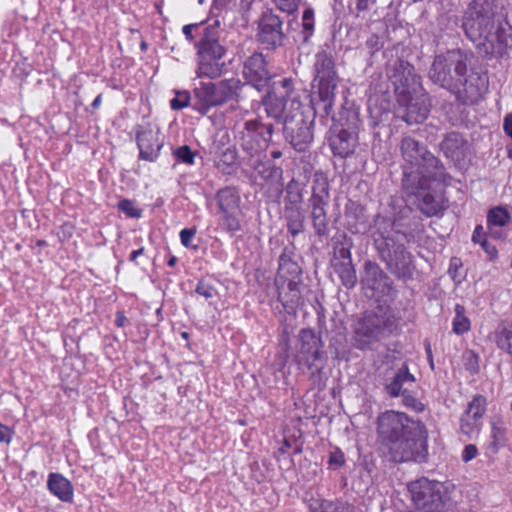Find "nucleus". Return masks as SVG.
Masks as SVG:
<instances>
[{
    "label": "nucleus",
    "instance_id": "nucleus-58",
    "mask_svg": "<svg viewBox=\"0 0 512 512\" xmlns=\"http://www.w3.org/2000/svg\"><path fill=\"white\" fill-rule=\"evenodd\" d=\"M101 101H102V96H101V94H99V95L94 99V101L92 102V107H93V108H95V109H96V108H98V107L100 106V104H101Z\"/></svg>",
    "mask_w": 512,
    "mask_h": 512
},
{
    "label": "nucleus",
    "instance_id": "nucleus-14",
    "mask_svg": "<svg viewBox=\"0 0 512 512\" xmlns=\"http://www.w3.org/2000/svg\"><path fill=\"white\" fill-rule=\"evenodd\" d=\"M387 75L395 88L397 97L410 92L415 93L417 89L421 88L414 67L406 60L391 61L387 67Z\"/></svg>",
    "mask_w": 512,
    "mask_h": 512
},
{
    "label": "nucleus",
    "instance_id": "nucleus-8",
    "mask_svg": "<svg viewBox=\"0 0 512 512\" xmlns=\"http://www.w3.org/2000/svg\"><path fill=\"white\" fill-rule=\"evenodd\" d=\"M401 151L404 160L411 165L407 171H424L426 177L443 179L444 168L439 160L424 146H421L412 137H404L401 142Z\"/></svg>",
    "mask_w": 512,
    "mask_h": 512
},
{
    "label": "nucleus",
    "instance_id": "nucleus-27",
    "mask_svg": "<svg viewBox=\"0 0 512 512\" xmlns=\"http://www.w3.org/2000/svg\"><path fill=\"white\" fill-rule=\"evenodd\" d=\"M225 68L223 58H212V56L197 55L196 76L198 78L215 79L222 75Z\"/></svg>",
    "mask_w": 512,
    "mask_h": 512
},
{
    "label": "nucleus",
    "instance_id": "nucleus-36",
    "mask_svg": "<svg viewBox=\"0 0 512 512\" xmlns=\"http://www.w3.org/2000/svg\"><path fill=\"white\" fill-rule=\"evenodd\" d=\"M453 332L461 335L470 330V320L465 316V308L457 304L455 306V317L453 319Z\"/></svg>",
    "mask_w": 512,
    "mask_h": 512
},
{
    "label": "nucleus",
    "instance_id": "nucleus-1",
    "mask_svg": "<svg viewBox=\"0 0 512 512\" xmlns=\"http://www.w3.org/2000/svg\"><path fill=\"white\" fill-rule=\"evenodd\" d=\"M262 104L267 117L283 124L286 138L294 149L305 151L313 140V134L311 123L301 113L302 103L293 81L289 78L274 81Z\"/></svg>",
    "mask_w": 512,
    "mask_h": 512
},
{
    "label": "nucleus",
    "instance_id": "nucleus-57",
    "mask_svg": "<svg viewBox=\"0 0 512 512\" xmlns=\"http://www.w3.org/2000/svg\"><path fill=\"white\" fill-rule=\"evenodd\" d=\"M144 251H145L144 247H140V248H138L137 250L132 251V252H131V254H130V256H129V260H130V261H132V262H135V261H136V259H137L139 256H141V255H143V254H144Z\"/></svg>",
    "mask_w": 512,
    "mask_h": 512
},
{
    "label": "nucleus",
    "instance_id": "nucleus-50",
    "mask_svg": "<svg viewBox=\"0 0 512 512\" xmlns=\"http://www.w3.org/2000/svg\"><path fill=\"white\" fill-rule=\"evenodd\" d=\"M13 430L8 426L0 423V442L9 444L13 437Z\"/></svg>",
    "mask_w": 512,
    "mask_h": 512
},
{
    "label": "nucleus",
    "instance_id": "nucleus-6",
    "mask_svg": "<svg viewBox=\"0 0 512 512\" xmlns=\"http://www.w3.org/2000/svg\"><path fill=\"white\" fill-rule=\"evenodd\" d=\"M394 329L392 317L385 313L368 312L361 317L354 327V337L359 349L388 337Z\"/></svg>",
    "mask_w": 512,
    "mask_h": 512
},
{
    "label": "nucleus",
    "instance_id": "nucleus-7",
    "mask_svg": "<svg viewBox=\"0 0 512 512\" xmlns=\"http://www.w3.org/2000/svg\"><path fill=\"white\" fill-rule=\"evenodd\" d=\"M242 83L239 79L231 78L218 83L200 82L194 89V96L202 113L209 108L222 105L223 103L235 100L239 96Z\"/></svg>",
    "mask_w": 512,
    "mask_h": 512
},
{
    "label": "nucleus",
    "instance_id": "nucleus-38",
    "mask_svg": "<svg viewBox=\"0 0 512 512\" xmlns=\"http://www.w3.org/2000/svg\"><path fill=\"white\" fill-rule=\"evenodd\" d=\"M302 27L304 33V40L307 41L312 35L314 30V11L311 8H307L302 15Z\"/></svg>",
    "mask_w": 512,
    "mask_h": 512
},
{
    "label": "nucleus",
    "instance_id": "nucleus-20",
    "mask_svg": "<svg viewBox=\"0 0 512 512\" xmlns=\"http://www.w3.org/2000/svg\"><path fill=\"white\" fill-rule=\"evenodd\" d=\"M258 39L267 48H275L282 44L284 33L279 16L272 12H266L262 15L259 22Z\"/></svg>",
    "mask_w": 512,
    "mask_h": 512
},
{
    "label": "nucleus",
    "instance_id": "nucleus-37",
    "mask_svg": "<svg viewBox=\"0 0 512 512\" xmlns=\"http://www.w3.org/2000/svg\"><path fill=\"white\" fill-rule=\"evenodd\" d=\"M216 283L213 279H201L196 285L195 292L205 299L214 298L218 294Z\"/></svg>",
    "mask_w": 512,
    "mask_h": 512
},
{
    "label": "nucleus",
    "instance_id": "nucleus-52",
    "mask_svg": "<svg viewBox=\"0 0 512 512\" xmlns=\"http://www.w3.org/2000/svg\"><path fill=\"white\" fill-rule=\"evenodd\" d=\"M503 129L507 136L512 139V113L507 114L503 120Z\"/></svg>",
    "mask_w": 512,
    "mask_h": 512
},
{
    "label": "nucleus",
    "instance_id": "nucleus-34",
    "mask_svg": "<svg viewBox=\"0 0 512 512\" xmlns=\"http://www.w3.org/2000/svg\"><path fill=\"white\" fill-rule=\"evenodd\" d=\"M303 187L296 180H291L286 187L285 206L302 207Z\"/></svg>",
    "mask_w": 512,
    "mask_h": 512
},
{
    "label": "nucleus",
    "instance_id": "nucleus-49",
    "mask_svg": "<svg viewBox=\"0 0 512 512\" xmlns=\"http://www.w3.org/2000/svg\"><path fill=\"white\" fill-rule=\"evenodd\" d=\"M486 239V232L484 231V228L482 225H477L473 231L472 235V241L476 244H482L485 242Z\"/></svg>",
    "mask_w": 512,
    "mask_h": 512
},
{
    "label": "nucleus",
    "instance_id": "nucleus-45",
    "mask_svg": "<svg viewBox=\"0 0 512 512\" xmlns=\"http://www.w3.org/2000/svg\"><path fill=\"white\" fill-rule=\"evenodd\" d=\"M341 279H342L343 284L346 287H349V288L354 287V285L356 284V281H357L354 269L353 268L344 269L341 273Z\"/></svg>",
    "mask_w": 512,
    "mask_h": 512
},
{
    "label": "nucleus",
    "instance_id": "nucleus-16",
    "mask_svg": "<svg viewBox=\"0 0 512 512\" xmlns=\"http://www.w3.org/2000/svg\"><path fill=\"white\" fill-rule=\"evenodd\" d=\"M328 200L329 186L327 181L324 178L315 179L310 204L313 227L317 234H324L327 228L328 220L325 207L328 204Z\"/></svg>",
    "mask_w": 512,
    "mask_h": 512
},
{
    "label": "nucleus",
    "instance_id": "nucleus-31",
    "mask_svg": "<svg viewBox=\"0 0 512 512\" xmlns=\"http://www.w3.org/2000/svg\"><path fill=\"white\" fill-rule=\"evenodd\" d=\"M489 339L512 358V322L499 324Z\"/></svg>",
    "mask_w": 512,
    "mask_h": 512
},
{
    "label": "nucleus",
    "instance_id": "nucleus-62",
    "mask_svg": "<svg viewBox=\"0 0 512 512\" xmlns=\"http://www.w3.org/2000/svg\"><path fill=\"white\" fill-rule=\"evenodd\" d=\"M427 353H428V356L431 357V350L429 347L427 348Z\"/></svg>",
    "mask_w": 512,
    "mask_h": 512
},
{
    "label": "nucleus",
    "instance_id": "nucleus-43",
    "mask_svg": "<svg viewBox=\"0 0 512 512\" xmlns=\"http://www.w3.org/2000/svg\"><path fill=\"white\" fill-rule=\"evenodd\" d=\"M196 234L195 228H185L180 231V240L181 244L186 247H192V240L194 239Z\"/></svg>",
    "mask_w": 512,
    "mask_h": 512
},
{
    "label": "nucleus",
    "instance_id": "nucleus-39",
    "mask_svg": "<svg viewBox=\"0 0 512 512\" xmlns=\"http://www.w3.org/2000/svg\"><path fill=\"white\" fill-rule=\"evenodd\" d=\"M174 157L187 165H193L195 154L192 152L189 146L183 145L178 148H176L173 152Z\"/></svg>",
    "mask_w": 512,
    "mask_h": 512
},
{
    "label": "nucleus",
    "instance_id": "nucleus-61",
    "mask_svg": "<svg viewBox=\"0 0 512 512\" xmlns=\"http://www.w3.org/2000/svg\"><path fill=\"white\" fill-rule=\"evenodd\" d=\"M271 156H272V158H274V159H278V158H280V157L282 156V153H281V151H279V150H275V151H272V152H271Z\"/></svg>",
    "mask_w": 512,
    "mask_h": 512
},
{
    "label": "nucleus",
    "instance_id": "nucleus-4",
    "mask_svg": "<svg viewBox=\"0 0 512 512\" xmlns=\"http://www.w3.org/2000/svg\"><path fill=\"white\" fill-rule=\"evenodd\" d=\"M372 237L381 259L387 264L389 270L399 278L411 277L412 256L401 243L406 235L396 231L390 219L377 216L374 220Z\"/></svg>",
    "mask_w": 512,
    "mask_h": 512
},
{
    "label": "nucleus",
    "instance_id": "nucleus-55",
    "mask_svg": "<svg viewBox=\"0 0 512 512\" xmlns=\"http://www.w3.org/2000/svg\"><path fill=\"white\" fill-rule=\"evenodd\" d=\"M372 0H357L356 1V8L358 11H365L369 9L370 4L372 3Z\"/></svg>",
    "mask_w": 512,
    "mask_h": 512
},
{
    "label": "nucleus",
    "instance_id": "nucleus-26",
    "mask_svg": "<svg viewBox=\"0 0 512 512\" xmlns=\"http://www.w3.org/2000/svg\"><path fill=\"white\" fill-rule=\"evenodd\" d=\"M356 142V134L346 129H341L330 138V146L333 153L342 158L347 157L354 151Z\"/></svg>",
    "mask_w": 512,
    "mask_h": 512
},
{
    "label": "nucleus",
    "instance_id": "nucleus-53",
    "mask_svg": "<svg viewBox=\"0 0 512 512\" xmlns=\"http://www.w3.org/2000/svg\"><path fill=\"white\" fill-rule=\"evenodd\" d=\"M197 28L198 24H188L183 26L182 31L188 41L191 42L194 40L193 30Z\"/></svg>",
    "mask_w": 512,
    "mask_h": 512
},
{
    "label": "nucleus",
    "instance_id": "nucleus-18",
    "mask_svg": "<svg viewBox=\"0 0 512 512\" xmlns=\"http://www.w3.org/2000/svg\"><path fill=\"white\" fill-rule=\"evenodd\" d=\"M486 408L487 400L484 396L476 395L473 397L460 419V430L463 434L472 438L480 432Z\"/></svg>",
    "mask_w": 512,
    "mask_h": 512
},
{
    "label": "nucleus",
    "instance_id": "nucleus-19",
    "mask_svg": "<svg viewBox=\"0 0 512 512\" xmlns=\"http://www.w3.org/2000/svg\"><path fill=\"white\" fill-rule=\"evenodd\" d=\"M159 128L151 125L141 126L137 132V145L140 159L154 162L163 146Z\"/></svg>",
    "mask_w": 512,
    "mask_h": 512
},
{
    "label": "nucleus",
    "instance_id": "nucleus-47",
    "mask_svg": "<svg viewBox=\"0 0 512 512\" xmlns=\"http://www.w3.org/2000/svg\"><path fill=\"white\" fill-rule=\"evenodd\" d=\"M347 509L348 506L346 504L327 502L322 505L320 512H346Z\"/></svg>",
    "mask_w": 512,
    "mask_h": 512
},
{
    "label": "nucleus",
    "instance_id": "nucleus-40",
    "mask_svg": "<svg viewBox=\"0 0 512 512\" xmlns=\"http://www.w3.org/2000/svg\"><path fill=\"white\" fill-rule=\"evenodd\" d=\"M190 94L188 91H177L176 95L170 101V106L173 110H180L189 105Z\"/></svg>",
    "mask_w": 512,
    "mask_h": 512
},
{
    "label": "nucleus",
    "instance_id": "nucleus-51",
    "mask_svg": "<svg viewBox=\"0 0 512 512\" xmlns=\"http://www.w3.org/2000/svg\"><path fill=\"white\" fill-rule=\"evenodd\" d=\"M488 228V234L493 239H504L507 234L502 230V227L491 226Z\"/></svg>",
    "mask_w": 512,
    "mask_h": 512
},
{
    "label": "nucleus",
    "instance_id": "nucleus-60",
    "mask_svg": "<svg viewBox=\"0 0 512 512\" xmlns=\"http://www.w3.org/2000/svg\"><path fill=\"white\" fill-rule=\"evenodd\" d=\"M177 262V258L173 255H171L167 261V265L170 267H174Z\"/></svg>",
    "mask_w": 512,
    "mask_h": 512
},
{
    "label": "nucleus",
    "instance_id": "nucleus-41",
    "mask_svg": "<svg viewBox=\"0 0 512 512\" xmlns=\"http://www.w3.org/2000/svg\"><path fill=\"white\" fill-rule=\"evenodd\" d=\"M118 208L125 215L131 218L141 217V210L135 207L134 203L128 199L121 200L118 204Z\"/></svg>",
    "mask_w": 512,
    "mask_h": 512
},
{
    "label": "nucleus",
    "instance_id": "nucleus-54",
    "mask_svg": "<svg viewBox=\"0 0 512 512\" xmlns=\"http://www.w3.org/2000/svg\"><path fill=\"white\" fill-rule=\"evenodd\" d=\"M481 247L484 249V251L489 255L491 259L497 256L496 247L491 245L487 240L481 244Z\"/></svg>",
    "mask_w": 512,
    "mask_h": 512
},
{
    "label": "nucleus",
    "instance_id": "nucleus-59",
    "mask_svg": "<svg viewBox=\"0 0 512 512\" xmlns=\"http://www.w3.org/2000/svg\"><path fill=\"white\" fill-rule=\"evenodd\" d=\"M404 397H405L406 405H408V406H414L415 405V403H416V399L415 398L410 397V396H406V395H404Z\"/></svg>",
    "mask_w": 512,
    "mask_h": 512
},
{
    "label": "nucleus",
    "instance_id": "nucleus-32",
    "mask_svg": "<svg viewBox=\"0 0 512 512\" xmlns=\"http://www.w3.org/2000/svg\"><path fill=\"white\" fill-rule=\"evenodd\" d=\"M285 217L287 219L288 231L293 236L303 231L305 215L302 207L285 206Z\"/></svg>",
    "mask_w": 512,
    "mask_h": 512
},
{
    "label": "nucleus",
    "instance_id": "nucleus-15",
    "mask_svg": "<svg viewBox=\"0 0 512 512\" xmlns=\"http://www.w3.org/2000/svg\"><path fill=\"white\" fill-rule=\"evenodd\" d=\"M397 102L400 106L399 113H402V119L408 124H417L423 122L429 114V98L422 89H417L416 92L402 94L397 97Z\"/></svg>",
    "mask_w": 512,
    "mask_h": 512
},
{
    "label": "nucleus",
    "instance_id": "nucleus-21",
    "mask_svg": "<svg viewBox=\"0 0 512 512\" xmlns=\"http://www.w3.org/2000/svg\"><path fill=\"white\" fill-rule=\"evenodd\" d=\"M197 55L223 58L227 52L226 47L220 41L219 23L206 26L201 39L196 43Z\"/></svg>",
    "mask_w": 512,
    "mask_h": 512
},
{
    "label": "nucleus",
    "instance_id": "nucleus-44",
    "mask_svg": "<svg viewBox=\"0 0 512 512\" xmlns=\"http://www.w3.org/2000/svg\"><path fill=\"white\" fill-rule=\"evenodd\" d=\"M344 462L345 457L341 450L336 449L330 453L328 463L333 469L341 467L344 464Z\"/></svg>",
    "mask_w": 512,
    "mask_h": 512
},
{
    "label": "nucleus",
    "instance_id": "nucleus-5",
    "mask_svg": "<svg viewBox=\"0 0 512 512\" xmlns=\"http://www.w3.org/2000/svg\"><path fill=\"white\" fill-rule=\"evenodd\" d=\"M469 56L460 49L436 55L429 70L430 80L451 92L466 83Z\"/></svg>",
    "mask_w": 512,
    "mask_h": 512
},
{
    "label": "nucleus",
    "instance_id": "nucleus-56",
    "mask_svg": "<svg viewBox=\"0 0 512 512\" xmlns=\"http://www.w3.org/2000/svg\"><path fill=\"white\" fill-rule=\"evenodd\" d=\"M127 322V318L126 316L124 315L123 312H117L116 314V319H115V323L118 327H124L125 326V323Z\"/></svg>",
    "mask_w": 512,
    "mask_h": 512
},
{
    "label": "nucleus",
    "instance_id": "nucleus-35",
    "mask_svg": "<svg viewBox=\"0 0 512 512\" xmlns=\"http://www.w3.org/2000/svg\"><path fill=\"white\" fill-rule=\"evenodd\" d=\"M511 221V215L502 206L491 208L487 213V227H504Z\"/></svg>",
    "mask_w": 512,
    "mask_h": 512
},
{
    "label": "nucleus",
    "instance_id": "nucleus-48",
    "mask_svg": "<svg viewBox=\"0 0 512 512\" xmlns=\"http://www.w3.org/2000/svg\"><path fill=\"white\" fill-rule=\"evenodd\" d=\"M478 454V449L475 445L469 444L466 445L462 452V460L464 462H469L474 459Z\"/></svg>",
    "mask_w": 512,
    "mask_h": 512
},
{
    "label": "nucleus",
    "instance_id": "nucleus-25",
    "mask_svg": "<svg viewBox=\"0 0 512 512\" xmlns=\"http://www.w3.org/2000/svg\"><path fill=\"white\" fill-rule=\"evenodd\" d=\"M441 149L448 158L458 162L466 158L469 143L459 133L453 132L442 141Z\"/></svg>",
    "mask_w": 512,
    "mask_h": 512
},
{
    "label": "nucleus",
    "instance_id": "nucleus-42",
    "mask_svg": "<svg viewBox=\"0 0 512 512\" xmlns=\"http://www.w3.org/2000/svg\"><path fill=\"white\" fill-rule=\"evenodd\" d=\"M301 0H273L275 6L282 12L287 14L294 13L299 6Z\"/></svg>",
    "mask_w": 512,
    "mask_h": 512
},
{
    "label": "nucleus",
    "instance_id": "nucleus-13",
    "mask_svg": "<svg viewBox=\"0 0 512 512\" xmlns=\"http://www.w3.org/2000/svg\"><path fill=\"white\" fill-rule=\"evenodd\" d=\"M216 201L221 214L220 226L228 232H238L241 229L238 193L233 188L226 187L217 193Z\"/></svg>",
    "mask_w": 512,
    "mask_h": 512
},
{
    "label": "nucleus",
    "instance_id": "nucleus-17",
    "mask_svg": "<svg viewBox=\"0 0 512 512\" xmlns=\"http://www.w3.org/2000/svg\"><path fill=\"white\" fill-rule=\"evenodd\" d=\"M300 348L295 356L298 365L306 366L309 370H319L318 362L322 359L320 351L321 341L309 329H302L299 333Z\"/></svg>",
    "mask_w": 512,
    "mask_h": 512
},
{
    "label": "nucleus",
    "instance_id": "nucleus-29",
    "mask_svg": "<svg viewBox=\"0 0 512 512\" xmlns=\"http://www.w3.org/2000/svg\"><path fill=\"white\" fill-rule=\"evenodd\" d=\"M314 81L338 79L332 57L325 51H320L315 56Z\"/></svg>",
    "mask_w": 512,
    "mask_h": 512
},
{
    "label": "nucleus",
    "instance_id": "nucleus-11",
    "mask_svg": "<svg viewBox=\"0 0 512 512\" xmlns=\"http://www.w3.org/2000/svg\"><path fill=\"white\" fill-rule=\"evenodd\" d=\"M286 273L292 275V278L287 279V287L278 288V299L281 301L287 312L291 313L301 304L300 283L295 279L300 274L298 265L291 261L286 254L279 257L278 276L280 279L286 278Z\"/></svg>",
    "mask_w": 512,
    "mask_h": 512
},
{
    "label": "nucleus",
    "instance_id": "nucleus-9",
    "mask_svg": "<svg viewBox=\"0 0 512 512\" xmlns=\"http://www.w3.org/2000/svg\"><path fill=\"white\" fill-rule=\"evenodd\" d=\"M411 500L419 512H439L444 506L443 485L421 478L408 485Z\"/></svg>",
    "mask_w": 512,
    "mask_h": 512
},
{
    "label": "nucleus",
    "instance_id": "nucleus-2",
    "mask_svg": "<svg viewBox=\"0 0 512 512\" xmlns=\"http://www.w3.org/2000/svg\"><path fill=\"white\" fill-rule=\"evenodd\" d=\"M377 433L395 462L422 461L427 453L424 425L404 413L386 411L378 417Z\"/></svg>",
    "mask_w": 512,
    "mask_h": 512
},
{
    "label": "nucleus",
    "instance_id": "nucleus-12",
    "mask_svg": "<svg viewBox=\"0 0 512 512\" xmlns=\"http://www.w3.org/2000/svg\"><path fill=\"white\" fill-rule=\"evenodd\" d=\"M273 134V125L259 119H248L239 131L240 145L251 156L264 150Z\"/></svg>",
    "mask_w": 512,
    "mask_h": 512
},
{
    "label": "nucleus",
    "instance_id": "nucleus-24",
    "mask_svg": "<svg viewBox=\"0 0 512 512\" xmlns=\"http://www.w3.org/2000/svg\"><path fill=\"white\" fill-rule=\"evenodd\" d=\"M243 75L247 82L257 90H261L267 84L270 75L262 54H254L246 60Z\"/></svg>",
    "mask_w": 512,
    "mask_h": 512
},
{
    "label": "nucleus",
    "instance_id": "nucleus-23",
    "mask_svg": "<svg viewBox=\"0 0 512 512\" xmlns=\"http://www.w3.org/2000/svg\"><path fill=\"white\" fill-rule=\"evenodd\" d=\"M317 82L316 96L312 99L315 113L321 117H328L331 114L335 102V90L338 79L321 80Z\"/></svg>",
    "mask_w": 512,
    "mask_h": 512
},
{
    "label": "nucleus",
    "instance_id": "nucleus-28",
    "mask_svg": "<svg viewBox=\"0 0 512 512\" xmlns=\"http://www.w3.org/2000/svg\"><path fill=\"white\" fill-rule=\"evenodd\" d=\"M47 488L51 494L63 502H70L73 499V486L60 473H50L48 475Z\"/></svg>",
    "mask_w": 512,
    "mask_h": 512
},
{
    "label": "nucleus",
    "instance_id": "nucleus-10",
    "mask_svg": "<svg viewBox=\"0 0 512 512\" xmlns=\"http://www.w3.org/2000/svg\"><path fill=\"white\" fill-rule=\"evenodd\" d=\"M435 178L426 177L424 171H404L403 187L409 193L417 197L420 210L427 216L436 215L441 205L429 192L430 181Z\"/></svg>",
    "mask_w": 512,
    "mask_h": 512
},
{
    "label": "nucleus",
    "instance_id": "nucleus-30",
    "mask_svg": "<svg viewBox=\"0 0 512 512\" xmlns=\"http://www.w3.org/2000/svg\"><path fill=\"white\" fill-rule=\"evenodd\" d=\"M414 382V375L409 372L406 365H403L397 371L393 380L386 386V391L392 397H397L400 394L405 395L408 390V386Z\"/></svg>",
    "mask_w": 512,
    "mask_h": 512
},
{
    "label": "nucleus",
    "instance_id": "nucleus-22",
    "mask_svg": "<svg viewBox=\"0 0 512 512\" xmlns=\"http://www.w3.org/2000/svg\"><path fill=\"white\" fill-rule=\"evenodd\" d=\"M363 288L370 290V297L386 294L391 288V281L383 270L373 262H366L361 279Z\"/></svg>",
    "mask_w": 512,
    "mask_h": 512
},
{
    "label": "nucleus",
    "instance_id": "nucleus-46",
    "mask_svg": "<svg viewBox=\"0 0 512 512\" xmlns=\"http://www.w3.org/2000/svg\"><path fill=\"white\" fill-rule=\"evenodd\" d=\"M466 363L465 366L468 370L471 372H477L478 371V356L473 351H467L464 354Z\"/></svg>",
    "mask_w": 512,
    "mask_h": 512
},
{
    "label": "nucleus",
    "instance_id": "nucleus-3",
    "mask_svg": "<svg viewBox=\"0 0 512 512\" xmlns=\"http://www.w3.org/2000/svg\"><path fill=\"white\" fill-rule=\"evenodd\" d=\"M463 28L475 46L488 56L502 57L510 48L511 26L495 13L492 0H474L466 11Z\"/></svg>",
    "mask_w": 512,
    "mask_h": 512
},
{
    "label": "nucleus",
    "instance_id": "nucleus-33",
    "mask_svg": "<svg viewBox=\"0 0 512 512\" xmlns=\"http://www.w3.org/2000/svg\"><path fill=\"white\" fill-rule=\"evenodd\" d=\"M506 428L501 420L492 422L491 441L487 445V450L495 454L505 443Z\"/></svg>",
    "mask_w": 512,
    "mask_h": 512
}]
</instances>
